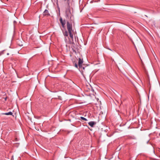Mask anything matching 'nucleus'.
<instances>
[{
    "instance_id": "f257e3e1",
    "label": "nucleus",
    "mask_w": 160,
    "mask_h": 160,
    "mask_svg": "<svg viewBox=\"0 0 160 160\" xmlns=\"http://www.w3.org/2000/svg\"><path fill=\"white\" fill-rule=\"evenodd\" d=\"M67 27L70 37L72 39H73V35L72 33L73 31L72 29V23L69 22L68 21H67Z\"/></svg>"
},
{
    "instance_id": "f03ea898",
    "label": "nucleus",
    "mask_w": 160,
    "mask_h": 160,
    "mask_svg": "<svg viewBox=\"0 0 160 160\" xmlns=\"http://www.w3.org/2000/svg\"><path fill=\"white\" fill-rule=\"evenodd\" d=\"M66 17L67 18H71L72 15L70 11V10L69 8H68L66 11Z\"/></svg>"
},
{
    "instance_id": "7ed1b4c3",
    "label": "nucleus",
    "mask_w": 160,
    "mask_h": 160,
    "mask_svg": "<svg viewBox=\"0 0 160 160\" xmlns=\"http://www.w3.org/2000/svg\"><path fill=\"white\" fill-rule=\"evenodd\" d=\"M72 41H69V43L71 44V48H72V50L73 52H75V44L74 43V42H73V39H72Z\"/></svg>"
},
{
    "instance_id": "20e7f679",
    "label": "nucleus",
    "mask_w": 160,
    "mask_h": 160,
    "mask_svg": "<svg viewBox=\"0 0 160 160\" xmlns=\"http://www.w3.org/2000/svg\"><path fill=\"white\" fill-rule=\"evenodd\" d=\"M59 20H60V22L62 24V27L63 28H65V24L66 23V20L65 19L64 20H62V18H60Z\"/></svg>"
},
{
    "instance_id": "39448f33",
    "label": "nucleus",
    "mask_w": 160,
    "mask_h": 160,
    "mask_svg": "<svg viewBox=\"0 0 160 160\" xmlns=\"http://www.w3.org/2000/svg\"><path fill=\"white\" fill-rule=\"evenodd\" d=\"M83 62V60L82 59L79 58L78 59V65L79 68L82 67V64Z\"/></svg>"
},
{
    "instance_id": "423d86ee",
    "label": "nucleus",
    "mask_w": 160,
    "mask_h": 160,
    "mask_svg": "<svg viewBox=\"0 0 160 160\" xmlns=\"http://www.w3.org/2000/svg\"><path fill=\"white\" fill-rule=\"evenodd\" d=\"M88 124L92 127H94V126L96 124V122L94 121H91L88 123Z\"/></svg>"
},
{
    "instance_id": "0eeeda50",
    "label": "nucleus",
    "mask_w": 160,
    "mask_h": 160,
    "mask_svg": "<svg viewBox=\"0 0 160 160\" xmlns=\"http://www.w3.org/2000/svg\"><path fill=\"white\" fill-rule=\"evenodd\" d=\"M43 15L44 16H49L50 14L49 13L48 11L46 9L45 10L43 13Z\"/></svg>"
},
{
    "instance_id": "6e6552de",
    "label": "nucleus",
    "mask_w": 160,
    "mask_h": 160,
    "mask_svg": "<svg viewBox=\"0 0 160 160\" xmlns=\"http://www.w3.org/2000/svg\"><path fill=\"white\" fill-rule=\"evenodd\" d=\"M62 32L64 37H68V38H69L68 37V32L66 30H65V32L62 31Z\"/></svg>"
},
{
    "instance_id": "1a4fd4ad",
    "label": "nucleus",
    "mask_w": 160,
    "mask_h": 160,
    "mask_svg": "<svg viewBox=\"0 0 160 160\" xmlns=\"http://www.w3.org/2000/svg\"><path fill=\"white\" fill-rule=\"evenodd\" d=\"M4 114L6 115H12V113L11 112H8L4 113Z\"/></svg>"
},
{
    "instance_id": "9d476101",
    "label": "nucleus",
    "mask_w": 160,
    "mask_h": 160,
    "mask_svg": "<svg viewBox=\"0 0 160 160\" xmlns=\"http://www.w3.org/2000/svg\"><path fill=\"white\" fill-rule=\"evenodd\" d=\"M67 37H65L64 38V41L67 44L69 43V42H68V41L67 39Z\"/></svg>"
},
{
    "instance_id": "9b49d317",
    "label": "nucleus",
    "mask_w": 160,
    "mask_h": 160,
    "mask_svg": "<svg viewBox=\"0 0 160 160\" xmlns=\"http://www.w3.org/2000/svg\"><path fill=\"white\" fill-rule=\"evenodd\" d=\"M81 118V119L82 120H84V121H87L88 120L87 119L84 118V117H80Z\"/></svg>"
},
{
    "instance_id": "f8f14e48",
    "label": "nucleus",
    "mask_w": 160,
    "mask_h": 160,
    "mask_svg": "<svg viewBox=\"0 0 160 160\" xmlns=\"http://www.w3.org/2000/svg\"><path fill=\"white\" fill-rule=\"evenodd\" d=\"M74 66H75L76 68H78V65H77V63H74Z\"/></svg>"
},
{
    "instance_id": "ddd939ff",
    "label": "nucleus",
    "mask_w": 160,
    "mask_h": 160,
    "mask_svg": "<svg viewBox=\"0 0 160 160\" xmlns=\"http://www.w3.org/2000/svg\"><path fill=\"white\" fill-rule=\"evenodd\" d=\"M82 68L83 70L85 69V68L84 67H82V68Z\"/></svg>"
},
{
    "instance_id": "4468645a",
    "label": "nucleus",
    "mask_w": 160,
    "mask_h": 160,
    "mask_svg": "<svg viewBox=\"0 0 160 160\" xmlns=\"http://www.w3.org/2000/svg\"><path fill=\"white\" fill-rule=\"evenodd\" d=\"M19 46H22V44H21V45H19Z\"/></svg>"
},
{
    "instance_id": "2eb2a0df",
    "label": "nucleus",
    "mask_w": 160,
    "mask_h": 160,
    "mask_svg": "<svg viewBox=\"0 0 160 160\" xmlns=\"http://www.w3.org/2000/svg\"><path fill=\"white\" fill-rule=\"evenodd\" d=\"M64 1H67V0H64ZM68 1V0H67Z\"/></svg>"
},
{
    "instance_id": "dca6fc26",
    "label": "nucleus",
    "mask_w": 160,
    "mask_h": 160,
    "mask_svg": "<svg viewBox=\"0 0 160 160\" xmlns=\"http://www.w3.org/2000/svg\"><path fill=\"white\" fill-rule=\"evenodd\" d=\"M5 100H6L7 98H5Z\"/></svg>"
}]
</instances>
